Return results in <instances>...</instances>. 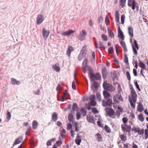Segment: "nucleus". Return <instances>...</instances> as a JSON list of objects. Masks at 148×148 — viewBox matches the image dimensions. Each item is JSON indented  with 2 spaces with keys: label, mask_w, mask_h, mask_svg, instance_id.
Here are the masks:
<instances>
[{
  "label": "nucleus",
  "mask_w": 148,
  "mask_h": 148,
  "mask_svg": "<svg viewBox=\"0 0 148 148\" xmlns=\"http://www.w3.org/2000/svg\"><path fill=\"white\" fill-rule=\"evenodd\" d=\"M120 14L118 11H116L115 12V17L116 18V20L117 23H119V24H116V25L118 26V37L121 39L122 40H124V36L123 34V32L121 29L120 27L119 26V24H120V23L119 22V16Z\"/></svg>",
  "instance_id": "1"
},
{
  "label": "nucleus",
  "mask_w": 148,
  "mask_h": 148,
  "mask_svg": "<svg viewBox=\"0 0 148 148\" xmlns=\"http://www.w3.org/2000/svg\"><path fill=\"white\" fill-rule=\"evenodd\" d=\"M113 99L114 102L113 103V107L114 109L117 108L116 106H115V104H119L120 101H123V98L120 94H115L113 97Z\"/></svg>",
  "instance_id": "2"
},
{
  "label": "nucleus",
  "mask_w": 148,
  "mask_h": 148,
  "mask_svg": "<svg viewBox=\"0 0 148 148\" xmlns=\"http://www.w3.org/2000/svg\"><path fill=\"white\" fill-rule=\"evenodd\" d=\"M90 81L93 82V83H99L96 80H100L101 79V75L98 73H97L95 74L91 73L89 75Z\"/></svg>",
  "instance_id": "3"
},
{
  "label": "nucleus",
  "mask_w": 148,
  "mask_h": 148,
  "mask_svg": "<svg viewBox=\"0 0 148 148\" xmlns=\"http://www.w3.org/2000/svg\"><path fill=\"white\" fill-rule=\"evenodd\" d=\"M136 5H138V3L135 0H128V5L129 6H132V9L133 10H134L136 7V11H138L139 7Z\"/></svg>",
  "instance_id": "4"
},
{
  "label": "nucleus",
  "mask_w": 148,
  "mask_h": 148,
  "mask_svg": "<svg viewBox=\"0 0 148 148\" xmlns=\"http://www.w3.org/2000/svg\"><path fill=\"white\" fill-rule=\"evenodd\" d=\"M102 75L103 78L104 80L103 83H108L107 81L105 80V79L107 78L108 75L107 68L105 67L102 68Z\"/></svg>",
  "instance_id": "5"
},
{
  "label": "nucleus",
  "mask_w": 148,
  "mask_h": 148,
  "mask_svg": "<svg viewBox=\"0 0 148 148\" xmlns=\"http://www.w3.org/2000/svg\"><path fill=\"white\" fill-rule=\"evenodd\" d=\"M106 110L107 114L110 117L113 119L115 118V112L112 109L109 108L106 109Z\"/></svg>",
  "instance_id": "6"
},
{
  "label": "nucleus",
  "mask_w": 148,
  "mask_h": 148,
  "mask_svg": "<svg viewBox=\"0 0 148 148\" xmlns=\"http://www.w3.org/2000/svg\"><path fill=\"white\" fill-rule=\"evenodd\" d=\"M130 89L131 91V97H130V96H129V99L136 100L137 97L136 92L134 89L133 87L131 85H130Z\"/></svg>",
  "instance_id": "7"
},
{
  "label": "nucleus",
  "mask_w": 148,
  "mask_h": 148,
  "mask_svg": "<svg viewBox=\"0 0 148 148\" xmlns=\"http://www.w3.org/2000/svg\"><path fill=\"white\" fill-rule=\"evenodd\" d=\"M103 86L105 89L110 91H112L114 90L115 88L110 84H103Z\"/></svg>",
  "instance_id": "8"
},
{
  "label": "nucleus",
  "mask_w": 148,
  "mask_h": 148,
  "mask_svg": "<svg viewBox=\"0 0 148 148\" xmlns=\"http://www.w3.org/2000/svg\"><path fill=\"white\" fill-rule=\"evenodd\" d=\"M86 31L85 30H83L78 36V39L80 40H84L85 36L86 35Z\"/></svg>",
  "instance_id": "9"
},
{
  "label": "nucleus",
  "mask_w": 148,
  "mask_h": 148,
  "mask_svg": "<svg viewBox=\"0 0 148 148\" xmlns=\"http://www.w3.org/2000/svg\"><path fill=\"white\" fill-rule=\"evenodd\" d=\"M110 76H109L110 78H112L113 81V83H118L117 82H114L115 79L118 80V77L117 76V74L115 71H113L112 73V71H110Z\"/></svg>",
  "instance_id": "10"
},
{
  "label": "nucleus",
  "mask_w": 148,
  "mask_h": 148,
  "mask_svg": "<svg viewBox=\"0 0 148 148\" xmlns=\"http://www.w3.org/2000/svg\"><path fill=\"white\" fill-rule=\"evenodd\" d=\"M44 20V18L43 15L42 14H39L36 19V23L38 25L41 24Z\"/></svg>",
  "instance_id": "11"
},
{
  "label": "nucleus",
  "mask_w": 148,
  "mask_h": 148,
  "mask_svg": "<svg viewBox=\"0 0 148 148\" xmlns=\"http://www.w3.org/2000/svg\"><path fill=\"white\" fill-rule=\"evenodd\" d=\"M112 101L111 99H108L106 101L104 100H103L102 104L103 106H112Z\"/></svg>",
  "instance_id": "12"
},
{
  "label": "nucleus",
  "mask_w": 148,
  "mask_h": 148,
  "mask_svg": "<svg viewBox=\"0 0 148 148\" xmlns=\"http://www.w3.org/2000/svg\"><path fill=\"white\" fill-rule=\"evenodd\" d=\"M121 127L123 131H125L126 132H129L131 130V129L130 126L126 124H122L121 125Z\"/></svg>",
  "instance_id": "13"
},
{
  "label": "nucleus",
  "mask_w": 148,
  "mask_h": 148,
  "mask_svg": "<svg viewBox=\"0 0 148 148\" xmlns=\"http://www.w3.org/2000/svg\"><path fill=\"white\" fill-rule=\"evenodd\" d=\"M50 33L49 30L47 31L45 28H44L42 30V35L44 38L46 39L48 37Z\"/></svg>",
  "instance_id": "14"
},
{
  "label": "nucleus",
  "mask_w": 148,
  "mask_h": 148,
  "mask_svg": "<svg viewBox=\"0 0 148 148\" xmlns=\"http://www.w3.org/2000/svg\"><path fill=\"white\" fill-rule=\"evenodd\" d=\"M95 96L94 95H91L90 97V104L92 106H94L96 105V103L95 101Z\"/></svg>",
  "instance_id": "15"
},
{
  "label": "nucleus",
  "mask_w": 148,
  "mask_h": 148,
  "mask_svg": "<svg viewBox=\"0 0 148 148\" xmlns=\"http://www.w3.org/2000/svg\"><path fill=\"white\" fill-rule=\"evenodd\" d=\"M73 50V48L72 46H70L68 47L66 51V54L68 56H70L71 52Z\"/></svg>",
  "instance_id": "16"
},
{
  "label": "nucleus",
  "mask_w": 148,
  "mask_h": 148,
  "mask_svg": "<svg viewBox=\"0 0 148 148\" xmlns=\"http://www.w3.org/2000/svg\"><path fill=\"white\" fill-rule=\"evenodd\" d=\"M129 101L131 108L134 109L135 107V103L136 100L129 99Z\"/></svg>",
  "instance_id": "17"
},
{
  "label": "nucleus",
  "mask_w": 148,
  "mask_h": 148,
  "mask_svg": "<svg viewBox=\"0 0 148 148\" xmlns=\"http://www.w3.org/2000/svg\"><path fill=\"white\" fill-rule=\"evenodd\" d=\"M81 141L82 139L80 136L77 134L75 140L76 143L78 145H79L80 144Z\"/></svg>",
  "instance_id": "18"
},
{
  "label": "nucleus",
  "mask_w": 148,
  "mask_h": 148,
  "mask_svg": "<svg viewBox=\"0 0 148 148\" xmlns=\"http://www.w3.org/2000/svg\"><path fill=\"white\" fill-rule=\"evenodd\" d=\"M23 140L22 136H20L16 138L15 140L14 143V145H17L21 143Z\"/></svg>",
  "instance_id": "19"
},
{
  "label": "nucleus",
  "mask_w": 148,
  "mask_h": 148,
  "mask_svg": "<svg viewBox=\"0 0 148 148\" xmlns=\"http://www.w3.org/2000/svg\"><path fill=\"white\" fill-rule=\"evenodd\" d=\"M128 31L129 34L131 38H132L134 35L133 34V29L132 27L130 26L128 27Z\"/></svg>",
  "instance_id": "20"
},
{
  "label": "nucleus",
  "mask_w": 148,
  "mask_h": 148,
  "mask_svg": "<svg viewBox=\"0 0 148 148\" xmlns=\"http://www.w3.org/2000/svg\"><path fill=\"white\" fill-rule=\"evenodd\" d=\"M95 136L97 138V140L99 142H101L102 141V138L101 134L99 133H97L95 135Z\"/></svg>",
  "instance_id": "21"
},
{
  "label": "nucleus",
  "mask_w": 148,
  "mask_h": 148,
  "mask_svg": "<svg viewBox=\"0 0 148 148\" xmlns=\"http://www.w3.org/2000/svg\"><path fill=\"white\" fill-rule=\"evenodd\" d=\"M87 119L89 122L93 123H95V119L94 117L92 116H87Z\"/></svg>",
  "instance_id": "22"
},
{
  "label": "nucleus",
  "mask_w": 148,
  "mask_h": 148,
  "mask_svg": "<svg viewBox=\"0 0 148 148\" xmlns=\"http://www.w3.org/2000/svg\"><path fill=\"white\" fill-rule=\"evenodd\" d=\"M119 136L122 141L125 142L127 140L126 135L125 134H121Z\"/></svg>",
  "instance_id": "23"
},
{
  "label": "nucleus",
  "mask_w": 148,
  "mask_h": 148,
  "mask_svg": "<svg viewBox=\"0 0 148 148\" xmlns=\"http://www.w3.org/2000/svg\"><path fill=\"white\" fill-rule=\"evenodd\" d=\"M108 31L109 36L111 38H114V34L112 31L110 29L109 27L108 28Z\"/></svg>",
  "instance_id": "24"
},
{
  "label": "nucleus",
  "mask_w": 148,
  "mask_h": 148,
  "mask_svg": "<svg viewBox=\"0 0 148 148\" xmlns=\"http://www.w3.org/2000/svg\"><path fill=\"white\" fill-rule=\"evenodd\" d=\"M98 84H92L91 85L92 90L95 92L97 90L98 88Z\"/></svg>",
  "instance_id": "25"
},
{
  "label": "nucleus",
  "mask_w": 148,
  "mask_h": 148,
  "mask_svg": "<svg viewBox=\"0 0 148 148\" xmlns=\"http://www.w3.org/2000/svg\"><path fill=\"white\" fill-rule=\"evenodd\" d=\"M137 109L138 111L139 112H141L143 110L144 108L143 107V106L141 103H140L138 104L137 107Z\"/></svg>",
  "instance_id": "26"
},
{
  "label": "nucleus",
  "mask_w": 148,
  "mask_h": 148,
  "mask_svg": "<svg viewBox=\"0 0 148 148\" xmlns=\"http://www.w3.org/2000/svg\"><path fill=\"white\" fill-rule=\"evenodd\" d=\"M103 96L105 98H107L111 96L109 93L106 91L104 90L103 92Z\"/></svg>",
  "instance_id": "27"
},
{
  "label": "nucleus",
  "mask_w": 148,
  "mask_h": 148,
  "mask_svg": "<svg viewBox=\"0 0 148 148\" xmlns=\"http://www.w3.org/2000/svg\"><path fill=\"white\" fill-rule=\"evenodd\" d=\"M88 59L87 58H86L84 60L82 63V67H87L88 66L87 65Z\"/></svg>",
  "instance_id": "28"
},
{
  "label": "nucleus",
  "mask_w": 148,
  "mask_h": 148,
  "mask_svg": "<svg viewBox=\"0 0 148 148\" xmlns=\"http://www.w3.org/2000/svg\"><path fill=\"white\" fill-rule=\"evenodd\" d=\"M38 123L36 121L34 120L32 123V127L34 129H36L37 127Z\"/></svg>",
  "instance_id": "29"
},
{
  "label": "nucleus",
  "mask_w": 148,
  "mask_h": 148,
  "mask_svg": "<svg viewBox=\"0 0 148 148\" xmlns=\"http://www.w3.org/2000/svg\"><path fill=\"white\" fill-rule=\"evenodd\" d=\"M87 50L86 48V47L84 46L83 47L82 49L80 51V53H82L83 54L86 55L87 53Z\"/></svg>",
  "instance_id": "30"
},
{
  "label": "nucleus",
  "mask_w": 148,
  "mask_h": 148,
  "mask_svg": "<svg viewBox=\"0 0 148 148\" xmlns=\"http://www.w3.org/2000/svg\"><path fill=\"white\" fill-rule=\"evenodd\" d=\"M86 69L89 71L88 74L90 75V74L93 73L94 71L92 68L89 66L86 67Z\"/></svg>",
  "instance_id": "31"
},
{
  "label": "nucleus",
  "mask_w": 148,
  "mask_h": 148,
  "mask_svg": "<svg viewBox=\"0 0 148 148\" xmlns=\"http://www.w3.org/2000/svg\"><path fill=\"white\" fill-rule=\"evenodd\" d=\"M52 119L54 122L56 121L58 119L57 114L56 112H54L52 115Z\"/></svg>",
  "instance_id": "32"
},
{
  "label": "nucleus",
  "mask_w": 148,
  "mask_h": 148,
  "mask_svg": "<svg viewBox=\"0 0 148 148\" xmlns=\"http://www.w3.org/2000/svg\"><path fill=\"white\" fill-rule=\"evenodd\" d=\"M104 129L105 131L107 133H110L111 132V129L108 125H106L105 126Z\"/></svg>",
  "instance_id": "33"
},
{
  "label": "nucleus",
  "mask_w": 148,
  "mask_h": 148,
  "mask_svg": "<svg viewBox=\"0 0 148 148\" xmlns=\"http://www.w3.org/2000/svg\"><path fill=\"white\" fill-rule=\"evenodd\" d=\"M52 67L57 72H59L60 70V68L56 64L53 65L52 66Z\"/></svg>",
  "instance_id": "34"
},
{
  "label": "nucleus",
  "mask_w": 148,
  "mask_h": 148,
  "mask_svg": "<svg viewBox=\"0 0 148 148\" xmlns=\"http://www.w3.org/2000/svg\"><path fill=\"white\" fill-rule=\"evenodd\" d=\"M126 1V0H120V5L123 8L125 7Z\"/></svg>",
  "instance_id": "35"
},
{
  "label": "nucleus",
  "mask_w": 148,
  "mask_h": 148,
  "mask_svg": "<svg viewBox=\"0 0 148 148\" xmlns=\"http://www.w3.org/2000/svg\"><path fill=\"white\" fill-rule=\"evenodd\" d=\"M124 62L125 63L127 64H129L127 54L126 53H124Z\"/></svg>",
  "instance_id": "36"
},
{
  "label": "nucleus",
  "mask_w": 148,
  "mask_h": 148,
  "mask_svg": "<svg viewBox=\"0 0 148 148\" xmlns=\"http://www.w3.org/2000/svg\"><path fill=\"white\" fill-rule=\"evenodd\" d=\"M145 64L142 61L139 60V67L140 68L143 69H145Z\"/></svg>",
  "instance_id": "37"
},
{
  "label": "nucleus",
  "mask_w": 148,
  "mask_h": 148,
  "mask_svg": "<svg viewBox=\"0 0 148 148\" xmlns=\"http://www.w3.org/2000/svg\"><path fill=\"white\" fill-rule=\"evenodd\" d=\"M56 140L55 138H52L50 139L47 141V146H49L51 145V143L52 142H54Z\"/></svg>",
  "instance_id": "38"
},
{
  "label": "nucleus",
  "mask_w": 148,
  "mask_h": 148,
  "mask_svg": "<svg viewBox=\"0 0 148 148\" xmlns=\"http://www.w3.org/2000/svg\"><path fill=\"white\" fill-rule=\"evenodd\" d=\"M67 90H66L64 92V93L63 95L62 96L61 98V101H64V97H65L67 94Z\"/></svg>",
  "instance_id": "39"
},
{
  "label": "nucleus",
  "mask_w": 148,
  "mask_h": 148,
  "mask_svg": "<svg viewBox=\"0 0 148 148\" xmlns=\"http://www.w3.org/2000/svg\"><path fill=\"white\" fill-rule=\"evenodd\" d=\"M110 21L107 15H106L105 18V22L106 25L108 26L110 24Z\"/></svg>",
  "instance_id": "40"
},
{
  "label": "nucleus",
  "mask_w": 148,
  "mask_h": 148,
  "mask_svg": "<svg viewBox=\"0 0 148 148\" xmlns=\"http://www.w3.org/2000/svg\"><path fill=\"white\" fill-rule=\"evenodd\" d=\"M68 119L70 122H72L73 120V116L72 114L70 113L69 114L68 116Z\"/></svg>",
  "instance_id": "41"
},
{
  "label": "nucleus",
  "mask_w": 148,
  "mask_h": 148,
  "mask_svg": "<svg viewBox=\"0 0 148 148\" xmlns=\"http://www.w3.org/2000/svg\"><path fill=\"white\" fill-rule=\"evenodd\" d=\"M85 55L83 54L82 53H80L78 56V59L79 61H81L84 58V57L85 56Z\"/></svg>",
  "instance_id": "42"
},
{
  "label": "nucleus",
  "mask_w": 148,
  "mask_h": 148,
  "mask_svg": "<svg viewBox=\"0 0 148 148\" xmlns=\"http://www.w3.org/2000/svg\"><path fill=\"white\" fill-rule=\"evenodd\" d=\"M74 126L75 127V131L77 132H78L79 131L78 124L76 122H75Z\"/></svg>",
  "instance_id": "43"
},
{
  "label": "nucleus",
  "mask_w": 148,
  "mask_h": 148,
  "mask_svg": "<svg viewBox=\"0 0 148 148\" xmlns=\"http://www.w3.org/2000/svg\"><path fill=\"white\" fill-rule=\"evenodd\" d=\"M108 52L109 53L113 54L114 52V50L113 47H110L108 50Z\"/></svg>",
  "instance_id": "44"
},
{
  "label": "nucleus",
  "mask_w": 148,
  "mask_h": 148,
  "mask_svg": "<svg viewBox=\"0 0 148 148\" xmlns=\"http://www.w3.org/2000/svg\"><path fill=\"white\" fill-rule=\"evenodd\" d=\"M132 49L135 55H137L138 54V53L137 51V50L136 49V48L134 46L133 44H132Z\"/></svg>",
  "instance_id": "45"
},
{
  "label": "nucleus",
  "mask_w": 148,
  "mask_h": 148,
  "mask_svg": "<svg viewBox=\"0 0 148 148\" xmlns=\"http://www.w3.org/2000/svg\"><path fill=\"white\" fill-rule=\"evenodd\" d=\"M80 111L82 113V115L83 116H84L86 115V112L84 108H81L80 110Z\"/></svg>",
  "instance_id": "46"
},
{
  "label": "nucleus",
  "mask_w": 148,
  "mask_h": 148,
  "mask_svg": "<svg viewBox=\"0 0 148 148\" xmlns=\"http://www.w3.org/2000/svg\"><path fill=\"white\" fill-rule=\"evenodd\" d=\"M138 119L141 122H143L144 120V118L143 117V115L142 114H140L138 116Z\"/></svg>",
  "instance_id": "47"
},
{
  "label": "nucleus",
  "mask_w": 148,
  "mask_h": 148,
  "mask_svg": "<svg viewBox=\"0 0 148 148\" xmlns=\"http://www.w3.org/2000/svg\"><path fill=\"white\" fill-rule=\"evenodd\" d=\"M144 130L143 129H140L139 128L138 132V134L140 135H143L144 133Z\"/></svg>",
  "instance_id": "48"
},
{
  "label": "nucleus",
  "mask_w": 148,
  "mask_h": 148,
  "mask_svg": "<svg viewBox=\"0 0 148 148\" xmlns=\"http://www.w3.org/2000/svg\"><path fill=\"white\" fill-rule=\"evenodd\" d=\"M101 38L104 40L105 41L107 40L108 39L107 36L104 34H102L101 35Z\"/></svg>",
  "instance_id": "49"
},
{
  "label": "nucleus",
  "mask_w": 148,
  "mask_h": 148,
  "mask_svg": "<svg viewBox=\"0 0 148 148\" xmlns=\"http://www.w3.org/2000/svg\"><path fill=\"white\" fill-rule=\"evenodd\" d=\"M9 120V110H7V117L6 119L5 120V121L6 122H8Z\"/></svg>",
  "instance_id": "50"
},
{
  "label": "nucleus",
  "mask_w": 148,
  "mask_h": 148,
  "mask_svg": "<svg viewBox=\"0 0 148 148\" xmlns=\"http://www.w3.org/2000/svg\"><path fill=\"white\" fill-rule=\"evenodd\" d=\"M11 79V83H20V82L18 81H17V80L15 79L14 78H12Z\"/></svg>",
  "instance_id": "51"
},
{
  "label": "nucleus",
  "mask_w": 148,
  "mask_h": 148,
  "mask_svg": "<svg viewBox=\"0 0 148 148\" xmlns=\"http://www.w3.org/2000/svg\"><path fill=\"white\" fill-rule=\"evenodd\" d=\"M128 121V119L126 117H123L122 118V121L124 124H126L127 123Z\"/></svg>",
  "instance_id": "52"
},
{
  "label": "nucleus",
  "mask_w": 148,
  "mask_h": 148,
  "mask_svg": "<svg viewBox=\"0 0 148 148\" xmlns=\"http://www.w3.org/2000/svg\"><path fill=\"white\" fill-rule=\"evenodd\" d=\"M145 138L147 139L148 138V130H145Z\"/></svg>",
  "instance_id": "53"
},
{
  "label": "nucleus",
  "mask_w": 148,
  "mask_h": 148,
  "mask_svg": "<svg viewBox=\"0 0 148 148\" xmlns=\"http://www.w3.org/2000/svg\"><path fill=\"white\" fill-rule=\"evenodd\" d=\"M139 129V127H133L132 128V130L135 133H137L138 131V130Z\"/></svg>",
  "instance_id": "54"
},
{
  "label": "nucleus",
  "mask_w": 148,
  "mask_h": 148,
  "mask_svg": "<svg viewBox=\"0 0 148 148\" xmlns=\"http://www.w3.org/2000/svg\"><path fill=\"white\" fill-rule=\"evenodd\" d=\"M78 108V106L77 104L76 103H74L72 107L73 111H74Z\"/></svg>",
  "instance_id": "55"
},
{
  "label": "nucleus",
  "mask_w": 148,
  "mask_h": 148,
  "mask_svg": "<svg viewBox=\"0 0 148 148\" xmlns=\"http://www.w3.org/2000/svg\"><path fill=\"white\" fill-rule=\"evenodd\" d=\"M126 75L128 80L130 81L131 79V77L130 73L128 71L126 72Z\"/></svg>",
  "instance_id": "56"
},
{
  "label": "nucleus",
  "mask_w": 148,
  "mask_h": 148,
  "mask_svg": "<svg viewBox=\"0 0 148 148\" xmlns=\"http://www.w3.org/2000/svg\"><path fill=\"white\" fill-rule=\"evenodd\" d=\"M122 90L121 86L119 84H118L117 88V91L119 94H120L121 91Z\"/></svg>",
  "instance_id": "57"
},
{
  "label": "nucleus",
  "mask_w": 148,
  "mask_h": 148,
  "mask_svg": "<svg viewBox=\"0 0 148 148\" xmlns=\"http://www.w3.org/2000/svg\"><path fill=\"white\" fill-rule=\"evenodd\" d=\"M96 96L97 99H98L99 101L101 100V95L99 93H98L96 94Z\"/></svg>",
  "instance_id": "58"
},
{
  "label": "nucleus",
  "mask_w": 148,
  "mask_h": 148,
  "mask_svg": "<svg viewBox=\"0 0 148 148\" xmlns=\"http://www.w3.org/2000/svg\"><path fill=\"white\" fill-rule=\"evenodd\" d=\"M103 20V18L101 16H100L99 17L98 20V23L99 24L100 23V22Z\"/></svg>",
  "instance_id": "59"
},
{
  "label": "nucleus",
  "mask_w": 148,
  "mask_h": 148,
  "mask_svg": "<svg viewBox=\"0 0 148 148\" xmlns=\"http://www.w3.org/2000/svg\"><path fill=\"white\" fill-rule=\"evenodd\" d=\"M76 119L77 120H79L81 117V114L80 112H77L76 114Z\"/></svg>",
  "instance_id": "60"
},
{
  "label": "nucleus",
  "mask_w": 148,
  "mask_h": 148,
  "mask_svg": "<svg viewBox=\"0 0 148 148\" xmlns=\"http://www.w3.org/2000/svg\"><path fill=\"white\" fill-rule=\"evenodd\" d=\"M92 111L94 114L97 113L99 112L97 110V109L95 108H92Z\"/></svg>",
  "instance_id": "61"
},
{
  "label": "nucleus",
  "mask_w": 148,
  "mask_h": 148,
  "mask_svg": "<svg viewBox=\"0 0 148 148\" xmlns=\"http://www.w3.org/2000/svg\"><path fill=\"white\" fill-rule=\"evenodd\" d=\"M99 43L100 45V47L99 48H101L102 49H105V47L103 45V44L101 43V42L100 41H99Z\"/></svg>",
  "instance_id": "62"
},
{
  "label": "nucleus",
  "mask_w": 148,
  "mask_h": 148,
  "mask_svg": "<svg viewBox=\"0 0 148 148\" xmlns=\"http://www.w3.org/2000/svg\"><path fill=\"white\" fill-rule=\"evenodd\" d=\"M72 125L70 123H69L67 125V128L68 130H69L72 128Z\"/></svg>",
  "instance_id": "63"
},
{
  "label": "nucleus",
  "mask_w": 148,
  "mask_h": 148,
  "mask_svg": "<svg viewBox=\"0 0 148 148\" xmlns=\"http://www.w3.org/2000/svg\"><path fill=\"white\" fill-rule=\"evenodd\" d=\"M133 71L134 75L135 76H136L137 75V73L136 70L135 69H133Z\"/></svg>",
  "instance_id": "64"
}]
</instances>
